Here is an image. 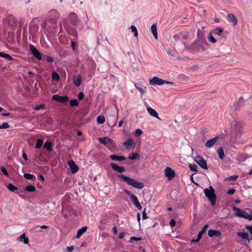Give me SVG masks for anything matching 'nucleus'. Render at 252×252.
Returning a JSON list of instances; mask_svg holds the SVG:
<instances>
[{
    "label": "nucleus",
    "mask_w": 252,
    "mask_h": 252,
    "mask_svg": "<svg viewBox=\"0 0 252 252\" xmlns=\"http://www.w3.org/2000/svg\"><path fill=\"white\" fill-rule=\"evenodd\" d=\"M118 177L123 180V181L127 184L130 185L135 188L142 189L144 188V185L142 182H138L124 174H119L118 175Z\"/></svg>",
    "instance_id": "f257e3e1"
},
{
    "label": "nucleus",
    "mask_w": 252,
    "mask_h": 252,
    "mask_svg": "<svg viewBox=\"0 0 252 252\" xmlns=\"http://www.w3.org/2000/svg\"><path fill=\"white\" fill-rule=\"evenodd\" d=\"M203 192L205 196L210 201L211 206H214L216 202L217 196L213 187L210 186L208 188L205 189Z\"/></svg>",
    "instance_id": "f03ea898"
},
{
    "label": "nucleus",
    "mask_w": 252,
    "mask_h": 252,
    "mask_svg": "<svg viewBox=\"0 0 252 252\" xmlns=\"http://www.w3.org/2000/svg\"><path fill=\"white\" fill-rule=\"evenodd\" d=\"M50 21L53 24L54 28L58 26V19L60 17L59 13L56 9H52L49 12Z\"/></svg>",
    "instance_id": "7ed1b4c3"
},
{
    "label": "nucleus",
    "mask_w": 252,
    "mask_h": 252,
    "mask_svg": "<svg viewBox=\"0 0 252 252\" xmlns=\"http://www.w3.org/2000/svg\"><path fill=\"white\" fill-rule=\"evenodd\" d=\"M150 85H158L161 86L164 84H173V82H169L165 80L159 78L158 77H154L149 81Z\"/></svg>",
    "instance_id": "20e7f679"
},
{
    "label": "nucleus",
    "mask_w": 252,
    "mask_h": 252,
    "mask_svg": "<svg viewBox=\"0 0 252 252\" xmlns=\"http://www.w3.org/2000/svg\"><path fill=\"white\" fill-rule=\"evenodd\" d=\"M194 160L199 165V166L205 170L208 169V166L206 161L202 157L197 156L194 158Z\"/></svg>",
    "instance_id": "39448f33"
},
{
    "label": "nucleus",
    "mask_w": 252,
    "mask_h": 252,
    "mask_svg": "<svg viewBox=\"0 0 252 252\" xmlns=\"http://www.w3.org/2000/svg\"><path fill=\"white\" fill-rule=\"evenodd\" d=\"M30 50L32 55L37 60L40 61L42 60V56L41 53L34 47L32 44H30Z\"/></svg>",
    "instance_id": "423d86ee"
},
{
    "label": "nucleus",
    "mask_w": 252,
    "mask_h": 252,
    "mask_svg": "<svg viewBox=\"0 0 252 252\" xmlns=\"http://www.w3.org/2000/svg\"><path fill=\"white\" fill-rule=\"evenodd\" d=\"M52 99L62 103H65L68 101L69 98L67 95L61 96L58 94H54L52 97Z\"/></svg>",
    "instance_id": "0eeeda50"
},
{
    "label": "nucleus",
    "mask_w": 252,
    "mask_h": 252,
    "mask_svg": "<svg viewBox=\"0 0 252 252\" xmlns=\"http://www.w3.org/2000/svg\"><path fill=\"white\" fill-rule=\"evenodd\" d=\"M5 22L11 27L16 26V17L12 14L7 15L5 18Z\"/></svg>",
    "instance_id": "6e6552de"
},
{
    "label": "nucleus",
    "mask_w": 252,
    "mask_h": 252,
    "mask_svg": "<svg viewBox=\"0 0 252 252\" xmlns=\"http://www.w3.org/2000/svg\"><path fill=\"white\" fill-rule=\"evenodd\" d=\"M211 32L216 37L221 38L223 37V29L220 27L213 29L211 31Z\"/></svg>",
    "instance_id": "1a4fd4ad"
},
{
    "label": "nucleus",
    "mask_w": 252,
    "mask_h": 252,
    "mask_svg": "<svg viewBox=\"0 0 252 252\" xmlns=\"http://www.w3.org/2000/svg\"><path fill=\"white\" fill-rule=\"evenodd\" d=\"M165 175L168 180L170 181L175 177V172L171 168L167 167L165 169Z\"/></svg>",
    "instance_id": "9d476101"
},
{
    "label": "nucleus",
    "mask_w": 252,
    "mask_h": 252,
    "mask_svg": "<svg viewBox=\"0 0 252 252\" xmlns=\"http://www.w3.org/2000/svg\"><path fill=\"white\" fill-rule=\"evenodd\" d=\"M110 166L112 169L119 173H123L126 171V168L124 166H119L117 164L111 162Z\"/></svg>",
    "instance_id": "9b49d317"
},
{
    "label": "nucleus",
    "mask_w": 252,
    "mask_h": 252,
    "mask_svg": "<svg viewBox=\"0 0 252 252\" xmlns=\"http://www.w3.org/2000/svg\"><path fill=\"white\" fill-rule=\"evenodd\" d=\"M219 138V136H216L215 137L208 140L206 142L205 146V147L210 148L212 147V146L217 142V141L218 140Z\"/></svg>",
    "instance_id": "f8f14e48"
},
{
    "label": "nucleus",
    "mask_w": 252,
    "mask_h": 252,
    "mask_svg": "<svg viewBox=\"0 0 252 252\" xmlns=\"http://www.w3.org/2000/svg\"><path fill=\"white\" fill-rule=\"evenodd\" d=\"M123 145L126 149H130L132 148H134L135 146V143L131 138L128 139L124 143Z\"/></svg>",
    "instance_id": "ddd939ff"
},
{
    "label": "nucleus",
    "mask_w": 252,
    "mask_h": 252,
    "mask_svg": "<svg viewBox=\"0 0 252 252\" xmlns=\"http://www.w3.org/2000/svg\"><path fill=\"white\" fill-rule=\"evenodd\" d=\"M68 164L69 166L70 169L73 173L77 172L79 170V167L77 165L74 161L72 160H69L68 162Z\"/></svg>",
    "instance_id": "4468645a"
},
{
    "label": "nucleus",
    "mask_w": 252,
    "mask_h": 252,
    "mask_svg": "<svg viewBox=\"0 0 252 252\" xmlns=\"http://www.w3.org/2000/svg\"><path fill=\"white\" fill-rule=\"evenodd\" d=\"M208 234L210 237L213 236L220 237L221 235V232L219 230L209 229L208 231Z\"/></svg>",
    "instance_id": "2eb2a0df"
},
{
    "label": "nucleus",
    "mask_w": 252,
    "mask_h": 252,
    "mask_svg": "<svg viewBox=\"0 0 252 252\" xmlns=\"http://www.w3.org/2000/svg\"><path fill=\"white\" fill-rule=\"evenodd\" d=\"M227 18L228 22L231 23L233 26H236L237 24V19L233 14L230 13L227 14Z\"/></svg>",
    "instance_id": "dca6fc26"
},
{
    "label": "nucleus",
    "mask_w": 252,
    "mask_h": 252,
    "mask_svg": "<svg viewBox=\"0 0 252 252\" xmlns=\"http://www.w3.org/2000/svg\"><path fill=\"white\" fill-rule=\"evenodd\" d=\"M231 128L234 130L235 131V132H237V134L239 133H240V135H241V131H242V128L240 126H238V123L235 121H234L232 123H231Z\"/></svg>",
    "instance_id": "f3484780"
},
{
    "label": "nucleus",
    "mask_w": 252,
    "mask_h": 252,
    "mask_svg": "<svg viewBox=\"0 0 252 252\" xmlns=\"http://www.w3.org/2000/svg\"><path fill=\"white\" fill-rule=\"evenodd\" d=\"M130 200L138 210H141L142 209V206L136 195H133V196L130 198Z\"/></svg>",
    "instance_id": "a211bd4d"
},
{
    "label": "nucleus",
    "mask_w": 252,
    "mask_h": 252,
    "mask_svg": "<svg viewBox=\"0 0 252 252\" xmlns=\"http://www.w3.org/2000/svg\"><path fill=\"white\" fill-rule=\"evenodd\" d=\"M109 158L111 160L115 161H123L126 159L124 156H117L115 154L110 155Z\"/></svg>",
    "instance_id": "6ab92c4d"
},
{
    "label": "nucleus",
    "mask_w": 252,
    "mask_h": 252,
    "mask_svg": "<svg viewBox=\"0 0 252 252\" xmlns=\"http://www.w3.org/2000/svg\"><path fill=\"white\" fill-rule=\"evenodd\" d=\"M99 141L101 143L104 144V145H106L108 144H112L113 143V140L108 137H100L99 139Z\"/></svg>",
    "instance_id": "aec40b11"
},
{
    "label": "nucleus",
    "mask_w": 252,
    "mask_h": 252,
    "mask_svg": "<svg viewBox=\"0 0 252 252\" xmlns=\"http://www.w3.org/2000/svg\"><path fill=\"white\" fill-rule=\"evenodd\" d=\"M197 37L200 42H204L205 41L204 32L200 29L197 30Z\"/></svg>",
    "instance_id": "412c9836"
},
{
    "label": "nucleus",
    "mask_w": 252,
    "mask_h": 252,
    "mask_svg": "<svg viewBox=\"0 0 252 252\" xmlns=\"http://www.w3.org/2000/svg\"><path fill=\"white\" fill-rule=\"evenodd\" d=\"M134 86L141 94H144L146 93L147 88L145 86H142L141 84L138 83H135Z\"/></svg>",
    "instance_id": "4be33fe9"
},
{
    "label": "nucleus",
    "mask_w": 252,
    "mask_h": 252,
    "mask_svg": "<svg viewBox=\"0 0 252 252\" xmlns=\"http://www.w3.org/2000/svg\"><path fill=\"white\" fill-rule=\"evenodd\" d=\"M147 110L151 116L160 120V118L158 117V114L155 109H153L152 107H147Z\"/></svg>",
    "instance_id": "5701e85b"
},
{
    "label": "nucleus",
    "mask_w": 252,
    "mask_h": 252,
    "mask_svg": "<svg viewBox=\"0 0 252 252\" xmlns=\"http://www.w3.org/2000/svg\"><path fill=\"white\" fill-rule=\"evenodd\" d=\"M68 19L72 25L79 19L77 14L74 12H70L69 14Z\"/></svg>",
    "instance_id": "b1692460"
},
{
    "label": "nucleus",
    "mask_w": 252,
    "mask_h": 252,
    "mask_svg": "<svg viewBox=\"0 0 252 252\" xmlns=\"http://www.w3.org/2000/svg\"><path fill=\"white\" fill-rule=\"evenodd\" d=\"M87 229L88 227L86 226H83L81 228L79 229L76 235V238L77 239L80 238L82 235L87 231Z\"/></svg>",
    "instance_id": "393cba45"
},
{
    "label": "nucleus",
    "mask_w": 252,
    "mask_h": 252,
    "mask_svg": "<svg viewBox=\"0 0 252 252\" xmlns=\"http://www.w3.org/2000/svg\"><path fill=\"white\" fill-rule=\"evenodd\" d=\"M233 210L235 212V215L236 216L242 218L245 211H243L239 208H237L235 206L233 208Z\"/></svg>",
    "instance_id": "a878e982"
},
{
    "label": "nucleus",
    "mask_w": 252,
    "mask_h": 252,
    "mask_svg": "<svg viewBox=\"0 0 252 252\" xmlns=\"http://www.w3.org/2000/svg\"><path fill=\"white\" fill-rule=\"evenodd\" d=\"M237 236L241 237L243 240H247L249 242H250V240L248 234L246 232H239L237 233Z\"/></svg>",
    "instance_id": "bb28decb"
},
{
    "label": "nucleus",
    "mask_w": 252,
    "mask_h": 252,
    "mask_svg": "<svg viewBox=\"0 0 252 252\" xmlns=\"http://www.w3.org/2000/svg\"><path fill=\"white\" fill-rule=\"evenodd\" d=\"M151 32H152L154 37L155 39H158V32H157V27L156 24L154 23L152 25L151 28Z\"/></svg>",
    "instance_id": "cd10ccee"
},
{
    "label": "nucleus",
    "mask_w": 252,
    "mask_h": 252,
    "mask_svg": "<svg viewBox=\"0 0 252 252\" xmlns=\"http://www.w3.org/2000/svg\"><path fill=\"white\" fill-rule=\"evenodd\" d=\"M25 22V18L21 17H16V26H19L21 29Z\"/></svg>",
    "instance_id": "c85d7f7f"
},
{
    "label": "nucleus",
    "mask_w": 252,
    "mask_h": 252,
    "mask_svg": "<svg viewBox=\"0 0 252 252\" xmlns=\"http://www.w3.org/2000/svg\"><path fill=\"white\" fill-rule=\"evenodd\" d=\"M173 39L176 41H181L182 38H185V36L183 32H180L179 33L176 34L173 36Z\"/></svg>",
    "instance_id": "c756f323"
},
{
    "label": "nucleus",
    "mask_w": 252,
    "mask_h": 252,
    "mask_svg": "<svg viewBox=\"0 0 252 252\" xmlns=\"http://www.w3.org/2000/svg\"><path fill=\"white\" fill-rule=\"evenodd\" d=\"M18 240L21 242H23L25 244H27L29 243V238L26 237L25 233H23L21 235V236L19 237Z\"/></svg>",
    "instance_id": "7c9ffc66"
},
{
    "label": "nucleus",
    "mask_w": 252,
    "mask_h": 252,
    "mask_svg": "<svg viewBox=\"0 0 252 252\" xmlns=\"http://www.w3.org/2000/svg\"><path fill=\"white\" fill-rule=\"evenodd\" d=\"M81 81H82L81 77L80 75H77L73 79V83L77 87H79L81 85Z\"/></svg>",
    "instance_id": "2f4dec72"
},
{
    "label": "nucleus",
    "mask_w": 252,
    "mask_h": 252,
    "mask_svg": "<svg viewBox=\"0 0 252 252\" xmlns=\"http://www.w3.org/2000/svg\"><path fill=\"white\" fill-rule=\"evenodd\" d=\"M52 144L49 141H46L44 144V148L48 152L52 151Z\"/></svg>",
    "instance_id": "473e14b6"
},
{
    "label": "nucleus",
    "mask_w": 252,
    "mask_h": 252,
    "mask_svg": "<svg viewBox=\"0 0 252 252\" xmlns=\"http://www.w3.org/2000/svg\"><path fill=\"white\" fill-rule=\"evenodd\" d=\"M73 25L77 29L82 30L83 28V25L82 24L81 21L79 19H78Z\"/></svg>",
    "instance_id": "72a5a7b5"
},
{
    "label": "nucleus",
    "mask_w": 252,
    "mask_h": 252,
    "mask_svg": "<svg viewBox=\"0 0 252 252\" xmlns=\"http://www.w3.org/2000/svg\"><path fill=\"white\" fill-rule=\"evenodd\" d=\"M24 177L27 180L34 181L36 179L35 176L33 174L30 173H25L24 174Z\"/></svg>",
    "instance_id": "f704fd0d"
},
{
    "label": "nucleus",
    "mask_w": 252,
    "mask_h": 252,
    "mask_svg": "<svg viewBox=\"0 0 252 252\" xmlns=\"http://www.w3.org/2000/svg\"><path fill=\"white\" fill-rule=\"evenodd\" d=\"M217 153L220 159H222L224 157L223 149L222 147L220 148L217 150Z\"/></svg>",
    "instance_id": "c9c22d12"
},
{
    "label": "nucleus",
    "mask_w": 252,
    "mask_h": 252,
    "mask_svg": "<svg viewBox=\"0 0 252 252\" xmlns=\"http://www.w3.org/2000/svg\"><path fill=\"white\" fill-rule=\"evenodd\" d=\"M0 57L7 59L9 61H12L13 58L9 54L0 52Z\"/></svg>",
    "instance_id": "e433bc0d"
},
{
    "label": "nucleus",
    "mask_w": 252,
    "mask_h": 252,
    "mask_svg": "<svg viewBox=\"0 0 252 252\" xmlns=\"http://www.w3.org/2000/svg\"><path fill=\"white\" fill-rule=\"evenodd\" d=\"M128 158L131 160H135L139 159V155L137 153H131L129 156L128 157Z\"/></svg>",
    "instance_id": "4c0bfd02"
},
{
    "label": "nucleus",
    "mask_w": 252,
    "mask_h": 252,
    "mask_svg": "<svg viewBox=\"0 0 252 252\" xmlns=\"http://www.w3.org/2000/svg\"><path fill=\"white\" fill-rule=\"evenodd\" d=\"M7 188L11 191H15L18 189L17 187L14 185L12 183H9L7 186Z\"/></svg>",
    "instance_id": "58836bf2"
},
{
    "label": "nucleus",
    "mask_w": 252,
    "mask_h": 252,
    "mask_svg": "<svg viewBox=\"0 0 252 252\" xmlns=\"http://www.w3.org/2000/svg\"><path fill=\"white\" fill-rule=\"evenodd\" d=\"M25 190L28 191H29V192H33L36 189V188L35 187L33 186V185H28V186H27L26 187H25Z\"/></svg>",
    "instance_id": "ea45409f"
},
{
    "label": "nucleus",
    "mask_w": 252,
    "mask_h": 252,
    "mask_svg": "<svg viewBox=\"0 0 252 252\" xmlns=\"http://www.w3.org/2000/svg\"><path fill=\"white\" fill-rule=\"evenodd\" d=\"M43 144V141L42 139L39 138L37 139L35 147L36 149H40L42 146Z\"/></svg>",
    "instance_id": "a19ab883"
},
{
    "label": "nucleus",
    "mask_w": 252,
    "mask_h": 252,
    "mask_svg": "<svg viewBox=\"0 0 252 252\" xmlns=\"http://www.w3.org/2000/svg\"><path fill=\"white\" fill-rule=\"evenodd\" d=\"M97 123L99 124H102L105 122V118L102 115H99L96 119Z\"/></svg>",
    "instance_id": "79ce46f5"
},
{
    "label": "nucleus",
    "mask_w": 252,
    "mask_h": 252,
    "mask_svg": "<svg viewBox=\"0 0 252 252\" xmlns=\"http://www.w3.org/2000/svg\"><path fill=\"white\" fill-rule=\"evenodd\" d=\"M214 36V34L211 33V32H210L208 36V40L212 43H215L217 41V40Z\"/></svg>",
    "instance_id": "37998d69"
},
{
    "label": "nucleus",
    "mask_w": 252,
    "mask_h": 252,
    "mask_svg": "<svg viewBox=\"0 0 252 252\" xmlns=\"http://www.w3.org/2000/svg\"><path fill=\"white\" fill-rule=\"evenodd\" d=\"M208 224H205L203 227L202 229L199 232V233L197 235V236H198V237H200L201 238L202 234L206 231V230L208 227Z\"/></svg>",
    "instance_id": "c03bdc74"
},
{
    "label": "nucleus",
    "mask_w": 252,
    "mask_h": 252,
    "mask_svg": "<svg viewBox=\"0 0 252 252\" xmlns=\"http://www.w3.org/2000/svg\"><path fill=\"white\" fill-rule=\"evenodd\" d=\"M189 167L191 171L197 172V166L196 164L189 163Z\"/></svg>",
    "instance_id": "a18cd8bd"
},
{
    "label": "nucleus",
    "mask_w": 252,
    "mask_h": 252,
    "mask_svg": "<svg viewBox=\"0 0 252 252\" xmlns=\"http://www.w3.org/2000/svg\"><path fill=\"white\" fill-rule=\"evenodd\" d=\"M60 76L57 72L54 71L52 73V79L54 80L59 81L60 80Z\"/></svg>",
    "instance_id": "49530a36"
},
{
    "label": "nucleus",
    "mask_w": 252,
    "mask_h": 252,
    "mask_svg": "<svg viewBox=\"0 0 252 252\" xmlns=\"http://www.w3.org/2000/svg\"><path fill=\"white\" fill-rule=\"evenodd\" d=\"M69 104L71 107L77 106L79 104L76 99L70 100Z\"/></svg>",
    "instance_id": "de8ad7c7"
},
{
    "label": "nucleus",
    "mask_w": 252,
    "mask_h": 252,
    "mask_svg": "<svg viewBox=\"0 0 252 252\" xmlns=\"http://www.w3.org/2000/svg\"><path fill=\"white\" fill-rule=\"evenodd\" d=\"M130 29L131 30V32H133L134 36L135 37H137L138 36V33L136 27L134 25H132L130 26Z\"/></svg>",
    "instance_id": "09e8293b"
},
{
    "label": "nucleus",
    "mask_w": 252,
    "mask_h": 252,
    "mask_svg": "<svg viewBox=\"0 0 252 252\" xmlns=\"http://www.w3.org/2000/svg\"><path fill=\"white\" fill-rule=\"evenodd\" d=\"M237 103H238V104L240 106H243L245 104V100L243 99V97L240 96L238 100L237 101Z\"/></svg>",
    "instance_id": "8fccbe9b"
},
{
    "label": "nucleus",
    "mask_w": 252,
    "mask_h": 252,
    "mask_svg": "<svg viewBox=\"0 0 252 252\" xmlns=\"http://www.w3.org/2000/svg\"><path fill=\"white\" fill-rule=\"evenodd\" d=\"M238 177V175H232V176H230L228 177V178H226L225 180L234 181V180H236Z\"/></svg>",
    "instance_id": "3c124183"
},
{
    "label": "nucleus",
    "mask_w": 252,
    "mask_h": 252,
    "mask_svg": "<svg viewBox=\"0 0 252 252\" xmlns=\"http://www.w3.org/2000/svg\"><path fill=\"white\" fill-rule=\"evenodd\" d=\"M71 47L74 51L77 50V43L75 41H72L71 42Z\"/></svg>",
    "instance_id": "603ef678"
},
{
    "label": "nucleus",
    "mask_w": 252,
    "mask_h": 252,
    "mask_svg": "<svg viewBox=\"0 0 252 252\" xmlns=\"http://www.w3.org/2000/svg\"><path fill=\"white\" fill-rule=\"evenodd\" d=\"M0 170L3 175H4L6 176H9L8 172L5 167H1Z\"/></svg>",
    "instance_id": "864d4df0"
},
{
    "label": "nucleus",
    "mask_w": 252,
    "mask_h": 252,
    "mask_svg": "<svg viewBox=\"0 0 252 252\" xmlns=\"http://www.w3.org/2000/svg\"><path fill=\"white\" fill-rule=\"evenodd\" d=\"M9 127V125L8 123H3L2 125H0V129L7 128Z\"/></svg>",
    "instance_id": "5fc2aeb1"
},
{
    "label": "nucleus",
    "mask_w": 252,
    "mask_h": 252,
    "mask_svg": "<svg viewBox=\"0 0 252 252\" xmlns=\"http://www.w3.org/2000/svg\"><path fill=\"white\" fill-rule=\"evenodd\" d=\"M143 131L141 129L139 128H137L135 130L134 135L136 136H139L142 133Z\"/></svg>",
    "instance_id": "6e6d98bb"
},
{
    "label": "nucleus",
    "mask_w": 252,
    "mask_h": 252,
    "mask_svg": "<svg viewBox=\"0 0 252 252\" xmlns=\"http://www.w3.org/2000/svg\"><path fill=\"white\" fill-rule=\"evenodd\" d=\"M44 108V104H40L38 105H36L35 107H34V109L35 110L38 111L40 109H42Z\"/></svg>",
    "instance_id": "4d7b16f0"
},
{
    "label": "nucleus",
    "mask_w": 252,
    "mask_h": 252,
    "mask_svg": "<svg viewBox=\"0 0 252 252\" xmlns=\"http://www.w3.org/2000/svg\"><path fill=\"white\" fill-rule=\"evenodd\" d=\"M45 59H46V61L48 63H52V62H53V58L51 56H45Z\"/></svg>",
    "instance_id": "13d9d810"
},
{
    "label": "nucleus",
    "mask_w": 252,
    "mask_h": 252,
    "mask_svg": "<svg viewBox=\"0 0 252 252\" xmlns=\"http://www.w3.org/2000/svg\"><path fill=\"white\" fill-rule=\"evenodd\" d=\"M142 239L141 237H137L135 236H132L130 239V242H132V241H140Z\"/></svg>",
    "instance_id": "bf43d9fd"
},
{
    "label": "nucleus",
    "mask_w": 252,
    "mask_h": 252,
    "mask_svg": "<svg viewBox=\"0 0 252 252\" xmlns=\"http://www.w3.org/2000/svg\"><path fill=\"white\" fill-rule=\"evenodd\" d=\"M240 107V106L238 104V103H237V102L232 106V107H231V109L233 110V111H235L238 108Z\"/></svg>",
    "instance_id": "052dcab7"
},
{
    "label": "nucleus",
    "mask_w": 252,
    "mask_h": 252,
    "mask_svg": "<svg viewBox=\"0 0 252 252\" xmlns=\"http://www.w3.org/2000/svg\"><path fill=\"white\" fill-rule=\"evenodd\" d=\"M84 97V94L83 92H80L78 94V98L79 100H81L83 99Z\"/></svg>",
    "instance_id": "680f3d73"
},
{
    "label": "nucleus",
    "mask_w": 252,
    "mask_h": 252,
    "mask_svg": "<svg viewBox=\"0 0 252 252\" xmlns=\"http://www.w3.org/2000/svg\"><path fill=\"white\" fill-rule=\"evenodd\" d=\"M145 210L146 209L145 208L144 211L142 212V218L143 220H146L148 218L147 214L146 213Z\"/></svg>",
    "instance_id": "e2e57ef3"
},
{
    "label": "nucleus",
    "mask_w": 252,
    "mask_h": 252,
    "mask_svg": "<svg viewBox=\"0 0 252 252\" xmlns=\"http://www.w3.org/2000/svg\"><path fill=\"white\" fill-rule=\"evenodd\" d=\"M124 191L127 195H128L129 196L130 198L133 196V195H134L127 189H125Z\"/></svg>",
    "instance_id": "0e129e2a"
},
{
    "label": "nucleus",
    "mask_w": 252,
    "mask_h": 252,
    "mask_svg": "<svg viewBox=\"0 0 252 252\" xmlns=\"http://www.w3.org/2000/svg\"><path fill=\"white\" fill-rule=\"evenodd\" d=\"M245 228L249 231V232H250V233L252 234V225H246Z\"/></svg>",
    "instance_id": "69168bd1"
},
{
    "label": "nucleus",
    "mask_w": 252,
    "mask_h": 252,
    "mask_svg": "<svg viewBox=\"0 0 252 252\" xmlns=\"http://www.w3.org/2000/svg\"><path fill=\"white\" fill-rule=\"evenodd\" d=\"M169 224H170V226L172 227L175 226L176 225L175 220L174 219H171L169 222Z\"/></svg>",
    "instance_id": "338daca9"
},
{
    "label": "nucleus",
    "mask_w": 252,
    "mask_h": 252,
    "mask_svg": "<svg viewBox=\"0 0 252 252\" xmlns=\"http://www.w3.org/2000/svg\"><path fill=\"white\" fill-rule=\"evenodd\" d=\"M235 189H231L228 190L227 193L228 194H233L235 192Z\"/></svg>",
    "instance_id": "774afa93"
}]
</instances>
